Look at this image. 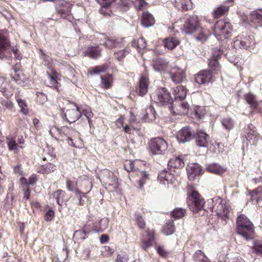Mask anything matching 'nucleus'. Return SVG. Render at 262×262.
I'll use <instances>...</instances> for the list:
<instances>
[{
    "instance_id": "nucleus-1",
    "label": "nucleus",
    "mask_w": 262,
    "mask_h": 262,
    "mask_svg": "<svg viewBox=\"0 0 262 262\" xmlns=\"http://www.w3.org/2000/svg\"><path fill=\"white\" fill-rule=\"evenodd\" d=\"M17 49L12 47L7 38V32L2 30L0 32V59H9L12 53L16 59H19L20 57L17 54Z\"/></svg>"
},
{
    "instance_id": "nucleus-2",
    "label": "nucleus",
    "mask_w": 262,
    "mask_h": 262,
    "mask_svg": "<svg viewBox=\"0 0 262 262\" xmlns=\"http://www.w3.org/2000/svg\"><path fill=\"white\" fill-rule=\"evenodd\" d=\"M236 232L245 239L253 238L254 234V227L251 222L244 214L239 215L236 221Z\"/></svg>"
},
{
    "instance_id": "nucleus-3",
    "label": "nucleus",
    "mask_w": 262,
    "mask_h": 262,
    "mask_svg": "<svg viewBox=\"0 0 262 262\" xmlns=\"http://www.w3.org/2000/svg\"><path fill=\"white\" fill-rule=\"evenodd\" d=\"M213 205L212 210L223 221L229 218L231 206L228 202L220 197H215L212 199Z\"/></svg>"
},
{
    "instance_id": "nucleus-4",
    "label": "nucleus",
    "mask_w": 262,
    "mask_h": 262,
    "mask_svg": "<svg viewBox=\"0 0 262 262\" xmlns=\"http://www.w3.org/2000/svg\"><path fill=\"white\" fill-rule=\"evenodd\" d=\"M231 24L224 20L217 21L214 25V35L219 40L227 39L230 36L232 31Z\"/></svg>"
},
{
    "instance_id": "nucleus-5",
    "label": "nucleus",
    "mask_w": 262,
    "mask_h": 262,
    "mask_svg": "<svg viewBox=\"0 0 262 262\" xmlns=\"http://www.w3.org/2000/svg\"><path fill=\"white\" fill-rule=\"evenodd\" d=\"M151 100L161 105L171 104L172 100L170 94L165 88H159L150 95Z\"/></svg>"
},
{
    "instance_id": "nucleus-6",
    "label": "nucleus",
    "mask_w": 262,
    "mask_h": 262,
    "mask_svg": "<svg viewBox=\"0 0 262 262\" xmlns=\"http://www.w3.org/2000/svg\"><path fill=\"white\" fill-rule=\"evenodd\" d=\"M187 204L192 211L198 212L203 208L205 202L197 191H193L189 195Z\"/></svg>"
},
{
    "instance_id": "nucleus-7",
    "label": "nucleus",
    "mask_w": 262,
    "mask_h": 262,
    "mask_svg": "<svg viewBox=\"0 0 262 262\" xmlns=\"http://www.w3.org/2000/svg\"><path fill=\"white\" fill-rule=\"evenodd\" d=\"M149 147L153 154L162 155L166 151L168 145L163 138H156L150 141Z\"/></svg>"
},
{
    "instance_id": "nucleus-8",
    "label": "nucleus",
    "mask_w": 262,
    "mask_h": 262,
    "mask_svg": "<svg viewBox=\"0 0 262 262\" xmlns=\"http://www.w3.org/2000/svg\"><path fill=\"white\" fill-rule=\"evenodd\" d=\"M200 26L199 17L195 15L190 16L184 22L182 31L187 34H192L196 32Z\"/></svg>"
},
{
    "instance_id": "nucleus-9",
    "label": "nucleus",
    "mask_w": 262,
    "mask_h": 262,
    "mask_svg": "<svg viewBox=\"0 0 262 262\" xmlns=\"http://www.w3.org/2000/svg\"><path fill=\"white\" fill-rule=\"evenodd\" d=\"M75 109H69L66 113H64L62 109H61V116L63 119L66 120L69 123L75 122L82 115L81 108L78 107L75 104H74Z\"/></svg>"
},
{
    "instance_id": "nucleus-10",
    "label": "nucleus",
    "mask_w": 262,
    "mask_h": 262,
    "mask_svg": "<svg viewBox=\"0 0 262 262\" xmlns=\"http://www.w3.org/2000/svg\"><path fill=\"white\" fill-rule=\"evenodd\" d=\"M55 129L60 134L62 140L67 141L70 145L75 146L72 137L77 135V132L76 130L67 126H64L61 128L55 127Z\"/></svg>"
},
{
    "instance_id": "nucleus-11",
    "label": "nucleus",
    "mask_w": 262,
    "mask_h": 262,
    "mask_svg": "<svg viewBox=\"0 0 262 262\" xmlns=\"http://www.w3.org/2000/svg\"><path fill=\"white\" fill-rule=\"evenodd\" d=\"M255 45L254 37L253 36H246L243 37L238 36L234 41L235 46H239L241 48L247 49L253 48Z\"/></svg>"
},
{
    "instance_id": "nucleus-12",
    "label": "nucleus",
    "mask_w": 262,
    "mask_h": 262,
    "mask_svg": "<svg viewBox=\"0 0 262 262\" xmlns=\"http://www.w3.org/2000/svg\"><path fill=\"white\" fill-rule=\"evenodd\" d=\"M169 74L171 80L176 84L182 83L186 77L185 72L178 67L171 68Z\"/></svg>"
},
{
    "instance_id": "nucleus-13",
    "label": "nucleus",
    "mask_w": 262,
    "mask_h": 262,
    "mask_svg": "<svg viewBox=\"0 0 262 262\" xmlns=\"http://www.w3.org/2000/svg\"><path fill=\"white\" fill-rule=\"evenodd\" d=\"M212 73L210 70H204L195 76V81L199 84H206L211 82Z\"/></svg>"
},
{
    "instance_id": "nucleus-14",
    "label": "nucleus",
    "mask_w": 262,
    "mask_h": 262,
    "mask_svg": "<svg viewBox=\"0 0 262 262\" xmlns=\"http://www.w3.org/2000/svg\"><path fill=\"white\" fill-rule=\"evenodd\" d=\"M193 138L191 129L187 126L182 128L178 133L177 139L179 142L184 143L189 141Z\"/></svg>"
},
{
    "instance_id": "nucleus-15",
    "label": "nucleus",
    "mask_w": 262,
    "mask_h": 262,
    "mask_svg": "<svg viewBox=\"0 0 262 262\" xmlns=\"http://www.w3.org/2000/svg\"><path fill=\"white\" fill-rule=\"evenodd\" d=\"M202 170V167L198 163H190L188 164L187 167L188 178L190 180L194 179L196 176L201 173Z\"/></svg>"
},
{
    "instance_id": "nucleus-16",
    "label": "nucleus",
    "mask_w": 262,
    "mask_h": 262,
    "mask_svg": "<svg viewBox=\"0 0 262 262\" xmlns=\"http://www.w3.org/2000/svg\"><path fill=\"white\" fill-rule=\"evenodd\" d=\"M171 3L179 10L188 11L193 7L191 0H171Z\"/></svg>"
},
{
    "instance_id": "nucleus-17",
    "label": "nucleus",
    "mask_w": 262,
    "mask_h": 262,
    "mask_svg": "<svg viewBox=\"0 0 262 262\" xmlns=\"http://www.w3.org/2000/svg\"><path fill=\"white\" fill-rule=\"evenodd\" d=\"M148 78L145 76H142L139 80L138 86L136 89V93L140 96H143L148 91Z\"/></svg>"
},
{
    "instance_id": "nucleus-18",
    "label": "nucleus",
    "mask_w": 262,
    "mask_h": 262,
    "mask_svg": "<svg viewBox=\"0 0 262 262\" xmlns=\"http://www.w3.org/2000/svg\"><path fill=\"white\" fill-rule=\"evenodd\" d=\"M154 239V231L153 230H148L146 231V234L143 236L142 238L143 249L146 250L150 246H152Z\"/></svg>"
},
{
    "instance_id": "nucleus-19",
    "label": "nucleus",
    "mask_w": 262,
    "mask_h": 262,
    "mask_svg": "<svg viewBox=\"0 0 262 262\" xmlns=\"http://www.w3.org/2000/svg\"><path fill=\"white\" fill-rule=\"evenodd\" d=\"M56 9L63 18L69 16L71 13L69 4L62 1H59L58 4L56 5Z\"/></svg>"
},
{
    "instance_id": "nucleus-20",
    "label": "nucleus",
    "mask_w": 262,
    "mask_h": 262,
    "mask_svg": "<svg viewBox=\"0 0 262 262\" xmlns=\"http://www.w3.org/2000/svg\"><path fill=\"white\" fill-rule=\"evenodd\" d=\"M251 24L256 26L262 27V10L253 11L249 14Z\"/></svg>"
},
{
    "instance_id": "nucleus-21",
    "label": "nucleus",
    "mask_w": 262,
    "mask_h": 262,
    "mask_svg": "<svg viewBox=\"0 0 262 262\" xmlns=\"http://www.w3.org/2000/svg\"><path fill=\"white\" fill-rule=\"evenodd\" d=\"M173 178V174L165 170H162L158 175V180L164 185L172 183Z\"/></svg>"
},
{
    "instance_id": "nucleus-22",
    "label": "nucleus",
    "mask_w": 262,
    "mask_h": 262,
    "mask_svg": "<svg viewBox=\"0 0 262 262\" xmlns=\"http://www.w3.org/2000/svg\"><path fill=\"white\" fill-rule=\"evenodd\" d=\"M208 135L203 130H198L195 138L196 144L200 147H206L208 144Z\"/></svg>"
},
{
    "instance_id": "nucleus-23",
    "label": "nucleus",
    "mask_w": 262,
    "mask_h": 262,
    "mask_svg": "<svg viewBox=\"0 0 262 262\" xmlns=\"http://www.w3.org/2000/svg\"><path fill=\"white\" fill-rule=\"evenodd\" d=\"M153 68L156 71H165L168 67V62L163 59L158 58L152 61Z\"/></svg>"
},
{
    "instance_id": "nucleus-24",
    "label": "nucleus",
    "mask_w": 262,
    "mask_h": 262,
    "mask_svg": "<svg viewBox=\"0 0 262 262\" xmlns=\"http://www.w3.org/2000/svg\"><path fill=\"white\" fill-rule=\"evenodd\" d=\"M196 33L195 38L198 40L202 42H205L208 39V36L210 35V31L207 29L203 28L199 26Z\"/></svg>"
},
{
    "instance_id": "nucleus-25",
    "label": "nucleus",
    "mask_w": 262,
    "mask_h": 262,
    "mask_svg": "<svg viewBox=\"0 0 262 262\" xmlns=\"http://www.w3.org/2000/svg\"><path fill=\"white\" fill-rule=\"evenodd\" d=\"M173 94L176 101L178 99L182 101L186 96L187 90L182 85L178 86L173 89Z\"/></svg>"
},
{
    "instance_id": "nucleus-26",
    "label": "nucleus",
    "mask_w": 262,
    "mask_h": 262,
    "mask_svg": "<svg viewBox=\"0 0 262 262\" xmlns=\"http://www.w3.org/2000/svg\"><path fill=\"white\" fill-rule=\"evenodd\" d=\"M155 23V18L151 14L149 13L148 12L143 13L141 18V23L144 27H151Z\"/></svg>"
},
{
    "instance_id": "nucleus-27",
    "label": "nucleus",
    "mask_w": 262,
    "mask_h": 262,
    "mask_svg": "<svg viewBox=\"0 0 262 262\" xmlns=\"http://www.w3.org/2000/svg\"><path fill=\"white\" fill-rule=\"evenodd\" d=\"M205 169L208 172L220 175L222 174L225 171V169L224 167L215 163L207 165Z\"/></svg>"
},
{
    "instance_id": "nucleus-28",
    "label": "nucleus",
    "mask_w": 262,
    "mask_h": 262,
    "mask_svg": "<svg viewBox=\"0 0 262 262\" xmlns=\"http://www.w3.org/2000/svg\"><path fill=\"white\" fill-rule=\"evenodd\" d=\"M99 38L100 41H102V44L105 47L108 48H112L115 47L117 44L116 40L110 37H106L104 34H100Z\"/></svg>"
},
{
    "instance_id": "nucleus-29",
    "label": "nucleus",
    "mask_w": 262,
    "mask_h": 262,
    "mask_svg": "<svg viewBox=\"0 0 262 262\" xmlns=\"http://www.w3.org/2000/svg\"><path fill=\"white\" fill-rule=\"evenodd\" d=\"M41 55V59L42 60V63L50 71L54 70L53 64V59L49 56L46 55L41 50H39Z\"/></svg>"
},
{
    "instance_id": "nucleus-30",
    "label": "nucleus",
    "mask_w": 262,
    "mask_h": 262,
    "mask_svg": "<svg viewBox=\"0 0 262 262\" xmlns=\"http://www.w3.org/2000/svg\"><path fill=\"white\" fill-rule=\"evenodd\" d=\"M51 74L47 73L49 86L50 87H54L55 89L58 88V82L57 79L59 76L58 73L55 70H53L51 71Z\"/></svg>"
},
{
    "instance_id": "nucleus-31",
    "label": "nucleus",
    "mask_w": 262,
    "mask_h": 262,
    "mask_svg": "<svg viewBox=\"0 0 262 262\" xmlns=\"http://www.w3.org/2000/svg\"><path fill=\"white\" fill-rule=\"evenodd\" d=\"M244 98L247 103L250 105L251 109L256 110L257 108L259 102L257 101L256 97L254 95L250 93L245 94Z\"/></svg>"
},
{
    "instance_id": "nucleus-32",
    "label": "nucleus",
    "mask_w": 262,
    "mask_h": 262,
    "mask_svg": "<svg viewBox=\"0 0 262 262\" xmlns=\"http://www.w3.org/2000/svg\"><path fill=\"white\" fill-rule=\"evenodd\" d=\"M184 163L183 160L179 157H174L171 158L168 162V166L170 169L179 168L183 167Z\"/></svg>"
},
{
    "instance_id": "nucleus-33",
    "label": "nucleus",
    "mask_w": 262,
    "mask_h": 262,
    "mask_svg": "<svg viewBox=\"0 0 262 262\" xmlns=\"http://www.w3.org/2000/svg\"><path fill=\"white\" fill-rule=\"evenodd\" d=\"M9 86L8 82L4 78L0 77V91L7 97L12 95V92L8 90Z\"/></svg>"
},
{
    "instance_id": "nucleus-34",
    "label": "nucleus",
    "mask_w": 262,
    "mask_h": 262,
    "mask_svg": "<svg viewBox=\"0 0 262 262\" xmlns=\"http://www.w3.org/2000/svg\"><path fill=\"white\" fill-rule=\"evenodd\" d=\"M86 52L89 57L94 59H96L100 57L101 50L98 47L96 48L90 47L88 48Z\"/></svg>"
},
{
    "instance_id": "nucleus-35",
    "label": "nucleus",
    "mask_w": 262,
    "mask_h": 262,
    "mask_svg": "<svg viewBox=\"0 0 262 262\" xmlns=\"http://www.w3.org/2000/svg\"><path fill=\"white\" fill-rule=\"evenodd\" d=\"M179 43V40L175 37H169L164 40V47L169 50L173 49Z\"/></svg>"
},
{
    "instance_id": "nucleus-36",
    "label": "nucleus",
    "mask_w": 262,
    "mask_h": 262,
    "mask_svg": "<svg viewBox=\"0 0 262 262\" xmlns=\"http://www.w3.org/2000/svg\"><path fill=\"white\" fill-rule=\"evenodd\" d=\"M101 85L102 88L107 89L112 85L113 78L111 75H105L101 76Z\"/></svg>"
},
{
    "instance_id": "nucleus-37",
    "label": "nucleus",
    "mask_w": 262,
    "mask_h": 262,
    "mask_svg": "<svg viewBox=\"0 0 262 262\" xmlns=\"http://www.w3.org/2000/svg\"><path fill=\"white\" fill-rule=\"evenodd\" d=\"M250 195L252 200L258 203L262 200V188H258L253 190L251 192Z\"/></svg>"
},
{
    "instance_id": "nucleus-38",
    "label": "nucleus",
    "mask_w": 262,
    "mask_h": 262,
    "mask_svg": "<svg viewBox=\"0 0 262 262\" xmlns=\"http://www.w3.org/2000/svg\"><path fill=\"white\" fill-rule=\"evenodd\" d=\"M221 123L224 128L226 130L232 129L234 125V121L228 117L223 118Z\"/></svg>"
},
{
    "instance_id": "nucleus-39",
    "label": "nucleus",
    "mask_w": 262,
    "mask_h": 262,
    "mask_svg": "<svg viewBox=\"0 0 262 262\" xmlns=\"http://www.w3.org/2000/svg\"><path fill=\"white\" fill-rule=\"evenodd\" d=\"M228 6L221 5L218 7L213 12V16L215 18H219L228 12Z\"/></svg>"
},
{
    "instance_id": "nucleus-40",
    "label": "nucleus",
    "mask_w": 262,
    "mask_h": 262,
    "mask_svg": "<svg viewBox=\"0 0 262 262\" xmlns=\"http://www.w3.org/2000/svg\"><path fill=\"white\" fill-rule=\"evenodd\" d=\"M195 262H207L208 258L201 250L196 251L193 256Z\"/></svg>"
},
{
    "instance_id": "nucleus-41",
    "label": "nucleus",
    "mask_w": 262,
    "mask_h": 262,
    "mask_svg": "<svg viewBox=\"0 0 262 262\" xmlns=\"http://www.w3.org/2000/svg\"><path fill=\"white\" fill-rule=\"evenodd\" d=\"M246 139L251 144H256L258 140V137L257 133L255 130H251L247 133Z\"/></svg>"
},
{
    "instance_id": "nucleus-42",
    "label": "nucleus",
    "mask_w": 262,
    "mask_h": 262,
    "mask_svg": "<svg viewBox=\"0 0 262 262\" xmlns=\"http://www.w3.org/2000/svg\"><path fill=\"white\" fill-rule=\"evenodd\" d=\"M156 113L154 107L151 105H150L146 109V113L145 115V119H148L150 121H152L156 119Z\"/></svg>"
},
{
    "instance_id": "nucleus-43",
    "label": "nucleus",
    "mask_w": 262,
    "mask_h": 262,
    "mask_svg": "<svg viewBox=\"0 0 262 262\" xmlns=\"http://www.w3.org/2000/svg\"><path fill=\"white\" fill-rule=\"evenodd\" d=\"M19 107L20 108V112L24 115H27L29 113L28 108L26 101L20 98L16 99Z\"/></svg>"
},
{
    "instance_id": "nucleus-44",
    "label": "nucleus",
    "mask_w": 262,
    "mask_h": 262,
    "mask_svg": "<svg viewBox=\"0 0 262 262\" xmlns=\"http://www.w3.org/2000/svg\"><path fill=\"white\" fill-rule=\"evenodd\" d=\"M65 192L62 190H58L53 193V196L56 200L57 203L60 206L63 203V198Z\"/></svg>"
},
{
    "instance_id": "nucleus-45",
    "label": "nucleus",
    "mask_w": 262,
    "mask_h": 262,
    "mask_svg": "<svg viewBox=\"0 0 262 262\" xmlns=\"http://www.w3.org/2000/svg\"><path fill=\"white\" fill-rule=\"evenodd\" d=\"M174 231V226L172 222L167 223L163 229V232L166 235H171Z\"/></svg>"
},
{
    "instance_id": "nucleus-46",
    "label": "nucleus",
    "mask_w": 262,
    "mask_h": 262,
    "mask_svg": "<svg viewBox=\"0 0 262 262\" xmlns=\"http://www.w3.org/2000/svg\"><path fill=\"white\" fill-rule=\"evenodd\" d=\"M186 213L185 209L178 208H176L171 213L172 216L177 219L183 217Z\"/></svg>"
},
{
    "instance_id": "nucleus-47",
    "label": "nucleus",
    "mask_w": 262,
    "mask_h": 262,
    "mask_svg": "<svg viewBox=\"0 0 262 262\" xmlns=\"http://www.w3.org/2000/svg\"><path fill=\"white\" fill-rule=\"evenodd\" d=\"M140 177L139 180V184L140 188H142L146 181L149 179V174L146 171H141L139 174Z\"/></svg>"
},
{
    "instance_id": "nucleus-48",
    "label": "nucleus",
    "mask_w": 262,
    "mask_h": 262,
    "mask_svg": "<svg viewBox=\"0 0 262 262\" xmlns=\"http://www.w3.org/2000/svg\"><path fill=\"white\" fill-rule=\"evenodd\" d=\"M179 107H180L181 110H179L177 108V112H176L174 110L173 111V112L179 114H185L188 110L189 105L186 102H182L180 103V105Z\"/></svg>"
},
{
    "instance_id": "nucleus-49",
    "label": "nucleus",
    "mask_w": 262,
    "mask_h": 262,
    "mask_svg": "<svg viewBox=\"0 0 262 262\" xmlns=\"http://www.w3.org/2000/svg\"><path fill=\"white\" fill-rule=\"evenodd\" d=\"M107 67L105 65L98 66L94 68L93 70L90 71L89 73L91 75L99 74L102 72H105L107 70Z\"/></svg>"
},
{
    "instance_id": "nucleus-50",
    "label": "nucleus",
    "mask_w": 262,
    "mask_h": 262,
    "mask_svg": "<svg viewBox=\"0 0 262 262\" xmlns=\"http://www.w3.org/2000/svg\"><path fill=\"white\" fill-rule=\"evenodd\" d=\"M137 162V161H131L129 160L126 161V163L124 165V167H125V169L127 171L136 170V168H135V165Z\"/></svg>"
},
{
    "instance_id": "nucleus-51",
    "label": "nucleus",
    "mask_w": 262,
    "mask_h": 262,
    "mask_svg": "<svg viewBox=\"0 0 262 262\" xmlns=\"http://www.w3.org/2000/svg\"><path fill=\"white\" fill-rule=\"evenodd\" d=\"M12 79L16 83L18 84H22L24 79L23 78V75H20L19 73L16 72H14V74H11Z\"/></svg>"
},
{
    "instance_id": "nucleus-52",
    "label": "nucleus",
    "mask_w": 262,
    "mask_h": 262,
    "mask_svg": "<svg viewBox=\"0 0 262 262\" xmlns=\"http://www.w3.org/2000/svg\"><path fill=\"white\" fill-rule=\"evenodd\" d=\"M132 4L130 0H120L118 3V5L122 9L123 11H126L127 8Z\"/></svg>"
},
{
    "instance_id": "nucleus-53",
    "label": "nucleus",
    "mask_w": 262,
    "mask_h": 262,
    "mask_svg": "<svg viewBox=\"0 0 262 262\" xmlns=\"http://www.w3.org/2000/svg\"><path fill=\"white\" fill-rule=\"evenodd\" d=\"M9 149L10 150H17L18 146L13 138H11L7 142Z\"/></svg>"
},
{
    "instance_id": "nucleus-54",
    "label": "nucleus",
    "mask_w": 262,
    "mask_h": 262,
    "mask_svg": "<svg viewBox=\"0 0 262 262\" xmlns=\"http://www.w3.org/2000/svg\"><path fill=\"white\" fill-rule=\"evenodd\" d=\"M75 193L77 195L79 199V204L80 205H83L84 204V200L82 199V198H86L85 193L81 192L78 189L75 190Z\"/></svg>"
},
{
    "instance_id": "nucleus-55",
    "label": "nucleus",
    "mask_w": 262,
    "mask_h": 262,
    "mask_svg": "<svg viewBox=\"0 0 262 262\" xmlns=\"http://www.w3.org/2000/svg\"><path fill=\"white\" fill-rule=\"evenodd\" d=\"M156 249L158 254L162 257H166L169 254V252L166 251L163 246H157Z\"/></svg>"
},
{
    "instance_id": "nucleus-56",
    "label": "nucleus",
    "mask_w": 262,
    "mask_h": 262,
    "mask_svg": "<svg viewBox=\"0 0 262 262\" xmlns=\"http://www.w3.org/2000/svg\"><path fill=\"white\" fill-rule=\"evenodd\" d=\"M1 104L3 106L8 110H12L13 107V103L8 99L2 100Z\"/></svg>"
},
{
    "instance_id": "nucleus-57",
    "label": "nucleus",
    "mask_w": 262,
    "mask_h": 262,
    "mask_svg": "<svg viewBox=\"0 0 262 262\" xmlns=\"http://www.w3.org/2000/svg\"><path fill=\"white\" fill-rule=\"evenodd\" d=\"M82 115L83 114L85 116L88 120V122L91 125V122L90 119L93 117V114L90 110L81 109Z\"/></svg>"
},
{
    "instance_id": "nucleus-58",
    "label": "nucleus",
    "mask_w": 262,
    "mask_h": 262,
    "mask_svg": "<svg viewBox=\"0 0 262 262\" xmlns=\"http://www.w3.org/2000/svg\"><path fill=\"white\" fill-rule=\"evenodd\" d=\"M128 260V255L126 253H121L117 255L116 262H127Z\"/></svg>"
},
{
    "instance_id": "nucleus-59",
    "label": "nucleus",
    "mask_w": 262,
    "mask_h": 262,
    "mask_svg": "<svg viewBox=\"0 0 262 262\" xmlns=\"http://www.w3.org/2000/svg\"><path fill=\"white\" fill-rule=\"evenodd\" d=\"M128 53V52L125 50L119 51L115 53V58H117L119 61H121Z\"/></svg>"
},
{
    "instance_id": "nucleus-60",
    "label": "nucleus",
    "mask_w": 262,
    "mask_h": 262,
    "mask_svg": "<svg viewBox=\"0 0 262 262\" xmlns=\"http://www.w3.org/2000/svg\"><path fill=\"white\" fill-rule=\"evenodd\" d=\"M137 48L140 50L144 49L146 47V42L145 39L143 37H140L137 41Z\"/></svg>"
},
{
    "instance_id": "nucleus-61",
    "label": "nucleus",
    "mask_w": 262,
    "mask_h": 262,
    "mask_svg": "<svg viewBox=\"0 0 262 262\" xmlns=\"http://www.w3.org/2000/svg\"><path fill=\"white\" fill-rule=\"evenodd\" d=\"M45 166V173L48 174L53 172L56 169V166L51 163H48Z\"/></svg>"
},
{
    "instance_id": "nucleus-62",
    "label": "nucleus",
    "mask_w": 262,
    "mask_h": 262,
    "mask_svg": "<svg viewBox=\"0 0 262 262\" xmlns=\"http://www.w3.org/2000/svg\"><path fill=\"white\" fill-rule=\"evenodd\" d=\"M135 5L137 9L141 10L147 5V3L144 0H136Z\"/></svg>"
},
{
    "instance_id": "nucleus-63",
    "label": "nucleus",
    "mask_w": 262,
    "mask_h": 262,
    "mask_svg": "<svg viewBox=\"0 0 262 262\" xmlns=\"http://www.w3.org/2000/svg\"><path fill=\"white\" fill-rule=\"evenodd\" d=\"M137 223L138 227L141 229H144L145 227V223L142 216L139 214L137 215Z\"/></svg>"
},
{
    "instance_id": "nucleus-64",
    "label": "nucleus",
    "mask_w": 262,
    "mask_h": 262,
    "mask_svg": "<svg viewBox=\"0 0 262 262\" xmlns=\"http://www.w3.org/2000/svg\"><path fill=\"white\" fill-rule=\"evenodd\" d=\"M209 67L213 70L217 69L219 64L217 59L214 58H212L210 59L209 63Z\"/></svg>"
}]
</instances>
